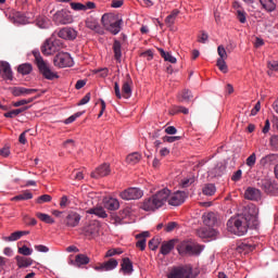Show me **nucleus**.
Listing matches in <instances>:
<instances>
[{
    "mask_svg": "<svg viewBox=\"0 0 278 278\" xmlns=\"http://www.w3.org/2000/svg\"><path fill=\"white\" fill-rule=\"evenodd\" d=\"M257 226L258 220L254 214L233 216L226 223L228 231L238 237L245 236L248 229L256 228Z\"/></svg>",
    "mask_w": 278,
    "mask_h": 278,
    "instance_id": "1",
    "label": "nucleus"
},
{
    "mask_svg": "<svg viewBox=\"0 0 278 278\" xmlns=\"http://www.w3.org/2000/svg\"><path fill=\"white\" fill-rule=\"evenodd\" d=\"M169 198V189H162L156 192V194H153L149 199L144 200L142 202V211L147 212H154L159 210L160 207H163L165 205V202L168 203Z\"/></svg>",
    "mask_w": 278,
    "mask_h": 278,
    "instance_id": "2",
    "label": "nucleus"
},
{
    "mask_svg": "<svg viewBox=\"0 0 278 278\" xmlns=\"http://www.w3.org/2000/svg\"><path fill=\"white\" fill-rule=\"evenodd\" d=\"M33 56H35V64L37 65L38 73L42 75L45 79L53 81V79L60 78L58 73L53 72L48 62L40 56V52L33 51Z\"/></svg>",
    "mask_w": 278,
    "mask_h": 278,
    "instance_id": "3",
    "label": "nucleus"
},
{
    "mask_svg": "<svg viewBox=\"0 0 278 278\" xmlns=\"http://www.w3.org/2000/svg\"><path fill=\"white\" fill-rule=\"evenodd\" d=\"M101 23L103 24L104 29L116 36L121 33L122 29V20H118L115 15L109 13L101 17Z\"/></svg>",
    "mask_w": 278,
    "mask_h": 278,
    "instance_id": "4",
    "label": "nucleus"
},
{
    "mask_svg": "<svg viewBox=\"0 0 278 278\" xmlns=\"http://www.w3.org/2000/svg\"><path fill=\"white\" fill-rule=\"evenodd\" d=\"M63 48V41L56 38L55 35H52V37L48 38V40L45 41V45L40 47V52H42V54L46 56H50L53 55V53L59 52Z\"/></svg>",
    "mask_w": 278,
    "mask_h": 278,
    "instance_id": "5",
    "label": "nucleus"
},
{
    "mask_svg": "<svg viewBox=\"0 0 278 278\" xmlns=\"http://www.w3.org/2000/svg\"><path fill=\"white\" fill-rule=\"evenodd\" d=\"M177 251L179 255H200L203 251V247L193 241H182L178 243Z\"/></svg>",
    "mask_w": 278,
    "mask_h": 278,
    "instance_id": "6",
    "label": "nucleus"
},
{
    "mask_svg": "<svg viewBox=\"0 0 278 278\" xmlns=\"http://www.w3.org/2000/svg\"><path fill=\"white\" fill-rule=\"evenodd\" d=\"M134 81L127 75L126 81L122 84V91H121V85L118 83H114V96H116V99H130L131 98V85Z\"/></svg>",
    "mask_w": 278,
    "mask_h": 278,
    "instance_id": "7",
    "label": "nucleus"
},
{
    "mask_svg": "<svg viewBox=\"0 0 278 278\" xmlns=\"http://www.w3.org/2000/svg\"><path fill=\"white\" fill-rule=\"evenodd\" d=\"M52 21L55 25H68L73 23V15L66 9H61L53 13Z\"/></svg>",
    "mask_w": 278,
    "mask_h": 278,
    "instance_id": "8",
    "label": "nucleus"
},
{
    "mask_svg": "<svg viewBox=\"0 0 278 278\" xmlns=\"http://www.w3.org/2000/svg\"><path fill=\"white\" fill-rule=\"evenodd\" d=\"M53 66L58 68H67L73 66V58L66 52H60L53 58Z\"/></svg>",
    "mask_w": 278,
    "mask_h": 278,
    "instance_id": "9",
    "label": "nucleus"
},
{
    "mask_svg": "<svg viewBox=\"0 0 278 278\" xmlns=\"http://www.w3.org/2000/svg\"><path fill=\"white\" fill-rule=\"evenodd\" d=\"M167 278H195L194 274H192V267H175L167 274Z\"/></svg>",
    "mask_w": 278,
    "mask_h": 278,
    "instance_id": "10",
    "label": "nucleus"
},
{
    "mask_svg": "<svg viewBox=\"0 0 278 278\" xmlns=\"http://www.w3.org/2000/svg\"><path fill=\"white\" fill-rule=\"evenodd\" d=\"M119 198L124 201H136L142 198V191L136 187L127 188L119 193Z\"/></svg>",
    "mask_w": 278,
    "mask_h": 278,
    "instance_id": "11",
    "label": "nucleus"
},
{
    "mask_svg": "<svg viewBox=\"0 0 278 278\" xmlns=\"http://www.w3.org/2000/svg\"><path fill=\"white\" fill-rule=\"evenodd\" d=\"M187 198H188V194L185 191H177L175 193H172V191H169V197L167 200L169 205L179 206V205H182V203H185Z\"/></svg>",
    "mask_w": 278,
    "mask_h": 278,
    "instance_id": "12",
    "label": "nucleus"
},
{
    "mask_svg": "<svg viewBox=\"0 0 278 278\" xmlns=\"http://www.w3.org/2000/svg\"><path fill=\"white\" fill-rule=\"evenodd\" d=\"M216 52L218 53V60H216V67H218V70L223 73V74H227L228 73V66L226 65V50L224 46H218V48L216 49Z\"/></svg>",
    "mask_w": 278,
    "mask_h": 278,
    "instance_id": "13",
    "label": "nucleus"
},
{
    "mask_svg": "<svg viewBox=\"0 0 278 278\" xmlns=\"http://www.w3.org/2000/svg\"><path fill=\"white\" fill-rule=\"evenodd\" d=\"M118 267V261L115 258H111L106 262L99 263L98 266L93 267V269L98 273H105L116 269Z\"/></svg>",
    "mask_w": 278,
    "mask_h": 278,
    "instance_id": "14",
    "label": "nucleus"
},
{
    "mask_svg": "<svg viewBox=\"0 0 278 278\" xmlns=\"http://www.w3.org/2000/svg\"><path fill=\"white\" fill-rule=\"evenodd\" d=\"M76 35V30L71 27H63L58 31V38H61L63 40H75Z\"/></svg>",
    "mask_w": 278,
    "mask_h": 278,
    "instance_id": "15",
    "label": "nucleus"
},
{
    "mask_svg": "<svg viewBox=\"0 0 278 278\" xmlns=\"http://www.w3.org/2000/svg\"><path fill=\"white\" fill-rule=\"evenodd\" d=\"M64 223L68 228H75L80 223V215L76 212H68Z\"/></svg>",
    "mask_w": 278,
    "mask_h": 278,
    "instance_id": "16",
    "label": "nucleus"
},
{
    "mask_svg": "<svg viewBox=\"0 0 278 278\" xmlns=\"http://www.w3.org/2000/svg\"><path fill=\"white\" fill-rule=\"evenodd\" d=\"M111 174V167L109 164L99 165L96 172L91 173V178L99 179L106 177Z\"/></svg>",
    "mask_w": 278,
    "mask_h": 278,
    "instance_id": "17",
    "label": "nucleus"
},
{
    "mask_svg": "<svg viewBox=\"0 0 278 278\" xmlns=\"http://www.w3.org/2000/svg\"><path fill=\"white\" fill-rule=\"evenodd\" d=\"M83 233L84 237L88 238L89 240L93 239L99 235L98 224H89L88 226L84 227Z\"/></svg>",
    "mask_w": 278,
    "mask_h": 278,
    "instance_id": "18",
    "label": "nucleus"
},
{
    "mask_svg": "<svg viewBox=\"0 0 278 278\" xmlns=\"http://www.w3.org/2000/svg\"><path fill=\"white\" fill-rule=\"evenodd\" d=\"M258 188H261V190L264 191V193L266 194H273L274 191L276 190V187L274 186L271 180H269L268 178H264L260 180Z\"/></svg>",
    "mask_w": 278,
    "mask_h": 278,
    "instance_id": "19",
    "label": "nucleus"
},
{
    "mask_svg": "<svg viewBox=\"0 0 278 278\" xmlns=\"http://www.w3.org/2000/svg\"><path fill=\"white\" fill-rule=\"evenodd\" d=\"M0 77L5 80H12V70L9 62L0 61Z\"/></svg>",
    "mask_w": 278,
    "mask_h": 278,
    "instance_id": "20",
    "label": "nucleus"
},
{
    "mask_svg": "<svg viewBox=\"0 0 278 278\" xmlns=\"http://www.w3.org/2000/svg\"><path fill=\"white\" fill-rule=\"evenodd\" d=\"M37 89H27L24 87H14L12 88V96L14 97H25V96H31L37 92Z\"/></svg>",
    "mask_w": 278,
    "mask_h": 278,
    "instance_id": "21",
    "label": "nucleus"
},
{
    "mask_svg": "<svg viewBox=\"0 0 278 278\" xmlns=\"http://www.w3.org/2000/svg\"><path fill=\"white\" fill-rule=\"evenodd\" d=\"M151 233L149 231H142L141 233L135 236V239H137L136 247L139 248V250L144 251L147 248V238H149Z\"/></svg>",
    "mask_w": 278,
    "mask_h": 278,
    "instance_id": "22",
    "label": "nucleus"
},
{
    "mask_svg": "<svg viewBox=\"0 0 278 278\" xmlns=\"http://www.w3.org/2000/svg\"><path fill=\"white\" fill-rule=\"evenodd\" d=\"M203 224L207 227H215L216 225V213L214 212H208L203 214L202 216Z\"/></svg>",
    "mask_w": 278,
    "mask_h": 278,
    "instance_id": "23",
    "label": "nucleus"
},
{
    "mask_svg": "<svg viewBox=\"0 0 278 278\" xmlns=\"http://www.w3.org/2000/svg\"><path fill=\"white\" fill-rule=\"evenodd\" d=\"M245 199L249 201H257L261 199V190L252 187L247 188Z\"/></svg>",
    "mask_w": 278,
    "mask_h": 278,
    "instance_id": "24",
    "label": "nucleus"
},
{
    "mask_svg": "<svg viewBox=\"0 0 278 278\" xmlns=\"http://www.w3.org/2000/svg\"><path fill=\"white\" fill-rule=\"evenodd\" d=\"M112 52H114V60L118 63L122 62V45L121 41L114 40L112 45Z\"/></svg>",
    "mask_w": 278,
    "mask_h": 278,
    "instance_id": "25",
    "label": "nucleus"
},
{
    "mask_svg": "<svg viewBox=\"0 0 278 278\" xmlns=\"http://www.w3.org/2000/svg\"><path fill=\"white\" fill-rule=\"evenodd\" d=\"M174 248H175V240L163 242L162 247L160 248V253H162L163 256L169 255V253H172Z\"/></svg>",
    "mask_w": 278,
    "mask_h": 278,
    "instance_id": "26",
    "label": "nucleus"
},
{
    "mask_svg": "<svg viewBox=\"0 0 278 278\" xmlns=\"http://www.w3.org/2000/svg\"><path fill=\"white\" fill-rule=\"evenodd\" d=\"M87 213L89 215L98 216L99 218H106V216H108L105 208H103V206L91 207L87 211Z\"/></svg>",
    "mask_w": 278,
    "mask_h": 278,
    "instance_id": "27",
    "label": "nucleus"
},
{
    "mask_svg": "<svg viewBox=\"0 0 278 278\" xmlns=\"http://www.w3.org/2000/svg\"><path fill=\"white\" fill-rule=\"evenodd\" d=\"M17 268H28L33 264V260L24 256H15Z\"/></svg>",
    "mask_w": 278,
    "mask_h": 278,
    "instance_id": "28",
    "label": "nucleus"
},
{
    "mask_svg": "<svg viewBox=\"0 0 278 278\" xmlns=\"http://www.w3.org/2000/svg\"><path fill=\"white\" fill-rule=\"evenodd\" d=\"M192 99V93L188 89L178 92L177 100L179 103H188Z\"/></svg>",
    "mask_w": 278,
    "mask_h": 278,
    "instance_id": "29",
    "label": "nucleus"
},
{
    "mask_svg": "<svg viewBox=\"0 0 278 278\" xmlns=\"http://www.w3.org/2000/svg\"><path fill=\"white\" fill-rule=\"evenodd\" d=\"M121 207V203L116 199H109L104 201V208L109 211H117Z\"/></svg>",
    "mask_w": 278,
    "mask_h": 278,
    "instance_id": "30",
    "label": "nucleus"
},
{
    "mask_svg": "<svg viewBox=\"0 0 278 278\" xmlns=\"http://www.w3.org/2000/svg\"><path fill=\"white\" fill-rule=\"evenodd\" d=\"M180 11L179 9H174L167 17H165V25L167 27H172L175 24V21L177 20V16H179Z\"/></svg>",
    "mask_w": 278,
    "mask_h": 278,
    "instance_id": "31",
    "label": "nucleus"
},
{
    "mask_svg": "<svg viewBox=\"0 0 278 278\" xmlns=\"http://www.w3.org/2000/svg\"><path fill=\"white\" fill-rule=\"evenodd\" d=\"M121 266H122L121 270L124 271V274L129 275L134 273V265L131 264V261H129V258L127 257L123 258Z\"/></svg>",
    "mask_w": 278,
    "mask_h": 278,
    "instance_id": "32",
    "label": "nucleus"
},
{
    "mask_svg": "<svg viewBox=\"0 0 278 278\" xmlns=\"http://www.w3.org/2000/svg\"><path fill=\"white\" fill-rule=\"evenodd\" d=\"M157 52L160 53V56H162L163 61L172 64L177 63V59L173 56L172 53L164 51V49L157 48Z\"/></svg>",
    "mask_w": 278,
    "mask_h": 278,
    "instance_id": "33",
    "label": "nucleus"
},
{
    "mask_svg": "<svg viewBox=\"0 0 278 278\" xmlns=\"http://www.w3.org/2000/svg\"><path fill=\"white\" fill-rule=\"evenodd\" d=\"M261 2L262 9H264L266 12H274L276 11V3L274 0H258Z\"/></svg>",
    "mask_w": 278,
    "mask_h": 278,
    "instance_id": "34",
    "label": "nucleus"
},
{
    "mask_svg": "<svg viewBox=\"0 0 278 278\" xmlns=\"http://www.w3.org/2000/svg\"><path fill=\"white\" fill-rule=\"evenodd\" d=\"M33 199V193L29 190H24L22 191V193L15 195L14 198H12V201H29Z\"/></svg>",
    "mask_w": 278,
    "mask_h": 278,
    "instance_id": "35",
    "label": "nucleus"
},
{
    "mask_svg": "<svg viewBox=\"0 0 278 278\" xmlns=\"http://www.w3.org/2000/svg\"><path fill=\"white\" fill-rule=\"evenodd\" d=\"M75 264L78 267L84 266V265H88V264H90V257H88L85 254H78V255L75 256Z\"/></svg>",
    "mask_w": 278,
    "mask_h": 278,
    "instance_id": "36",
    "label": "nucleus"
},
{
    "mask_svg": "<svg viewBox=\"0 0 278 278\" xmlns=\"http://www.w3.org/2000/svg\"><path fill=\"white\" fill-rule=\"evenodd\" d=\"M198 236L202 239H207L210 237H215L216 236V230L215 229H205L202 228L200 230H198Z\"/></svg>",
    "mask_w": 278,
    "mask_h": 278,
    "instance_id": "37",
    "label": "nucleus"
},
{
    "mask_svg": "<svg viewBox=\"0 0 278 278\" xmlns=\"http://www.w3.org/2000/svg\"><path fill=\"white\" fill-rule=\"evenodd\" d=\"M29 108L28 106H23L21 109H15V110H12V111H9L8 113H4V117L7 118H14L16 117L17 115L24 113L25 111H27Z\"/></svg>",
    "mask_w": 278,
    "mask_h": 278,
    "instance_id": "38",
    "label": "nucleus"
},
{
    "mask_svg": "<svg viewBox=\"0 0 278 278\" xmlns=\"http://www.w3.org/2000/svg\"><path fill=\"white\" fill-rule=\"evenodd\" d=\"M86 27L88 29H91L92 31H96V33L101 31V26H99V23L96 20L88 18L86 21Z\"/></svg>",
    "mask_w": 278,
    "mask_h": 278,
    "instance_id": "39",
    "label": "nucleus"
},
{
    "mask_svg": "<svg viewBox=\"0 0 278 278\" xmlns=\"http://www.w3.org/2000/svg\"><path fill=\"white\" fill-rule=\"evenodd\" d=\"M140 161H141V154H139L137 152H134V153L127 155V157H126V163L131 164V165H136Z\"/></svg>",
    "mask_w": 278,
    "mask_h": 278,
    "instance_id": "40",
    "label": "nucleus"
},
{
    "mask_svg": "<svg viewBox=\"0 0 278 278\" xmlns=\"http://www.w3.org/2000/svg\"><path fill=\"white\" fill-rule=\"evenodd\" d=\"M215 192H216L215 185L207 184V185L203 186L202 193L205 197H213V194H215Z\"/></svg>",
    "mask_w": 278,
    "mask_h": 278,
    "instance_id": "41",
    "label": "nucleus"
},
{
    "mask_svg": "<svg viewBox=\"0 0 278 278\" xmlns=\"http://www.w3.org/2000/svg\"><path fill=\"white\" fill-rule=\"evenodd\" d=\"M35 215L42 223H46V224H49V225H52L54 223L52 216H50V215H48L46 213L37 212Z\"/></svg>",
    "mask_w": 278,
    "mask_h": 278,
    "instance_id": "42",
    "label": "nucleus"
},
{
    "mask_svg": "<svg viewBox=\"0 0 278 278\" xmlns=\"http://www.w3.org/2000/svg\"><path fill=\"white\" fill-rule=\"evenodd\" d=\"M36 23L37 27L40 29H47L49 26V21L47 16H38Z\"/></svg>",
    "mask_w": 278,
    "mask_h": 278,
    "instance_id": "43",
    "label": "nucleus"
},
{
    "mask_svg": "<svg viewBox=\"0 0 278 278\" xmlns=\"http://www.w3.org/2000/svg\"><path fill=\"white\" fill-rule=\"evenodd\" d=\"M31 64L29 63H25L20 65V67H17V73L22 74V75H29L31 74Z\"/></svg>",
    "mask_w": 278,
    "mask_h": 278,
    "instance_id": "44",
    "label": "nucleus"
},
{
    "mask_svg": "<svg viewBox=\"0 0 278 278\" xmlns=\"http://www.w3.org/2000/svg\"><path fill=\"white\" fill-rule=\"evenodd\" d=\"M24 236V231H15L12 232L9 237H4V241L7 242H12V241H17Z\"/></svg>",
    "mask_w": 278,
    "mask_h": 278,
    "instance_id": "45",
    "label": "nucleus"
},
{
    "mask_svg": "<svg viewBox=\"0 0 278 278\" xmlns=\"http://www.w3.org/2000/svg\"><path fill=\"white\" fill-rule=\"evenodd\" d=\"M253 250H254V247L251 244H247L245 242H242L241 244L238 245L239 252L249 253V252H253Z\"/></svg>",
    "mask_w": 278,
    "mask_h": 278,
    "instance_id": "46",
    "label": "nucleus"
},
{
    "mask_svg": "<svg viewBox=\"0 0 278 278\" xmlns=\"http://www.w3.org/2000/svg\"><path fill=\"white\" fill-rule=\"evenodd\" d=\"M225 172V167L223 166H217L213 169H211V172H208V174L213 177H220L223 176V173Z\"/></svg>",
    "mask_w": 278,
    "mask_h": 278,
    "instance_id": "47",
    "label": "nucleus"
},
{
    "mask_svg": "<svg viewBox=\"0 0 278 278\" xmlns=\"http://www.w3.org/2000/svg\"><path fill=\"white\" fill-rule=\"evenodd\" d=\"M274 160H276L275 154L266 155V156L261 159V165L266 166V164H269V163L274 162Z\"/></svg>",
    "mask_w": 278,
    "mask_h": 278,
    "instance_id": "48",
    "label": "nucleus"
},
{
    "mask_svg": "<svg viewBox=\"0 0 278 278\" xmlns=\"http://www.w3.org/2000/svg\"><path fill=\"white\" fill-rule=\"evenodd\" d=\"M255 163L256 154L252 153L249 157H247L245 165L249 166V168H253Z\"/></svg>",
    "mask_w": 278,
    "mask_h": 278,
    "instance_id": "49",
    "label": "nucleus"
},
{
    "mask_svg": "<svg viewBox=\"0 0 278 278\" xmlns=\"http://www.w3.org/2000/svg\"><path fill=\"white\" fill-rule=\"evenodd\" d=\"M52 201V197L49 194H42L37 198V204H43Z\"/></svg>",
    "mask_w": 278,
    "mask_h": 278,
    "instance_id": "50",
    "label": "nucleus"
},
{
    "mask_svg": "<svg viewBox=\"0 0 278 278\" xmlns=\"http://www.w3.org/2000/svg\"><path fill=\"white\" fill-rule=\"evenodd\" d=\"M17 253L24 255V256H29L33 254V250L29 249L28 247L24 245L17 249Z\"/></svg>",
    "mask_w": 278,
    "mask_h": 278,
    "instance_id": "51",
    "label": "nucleus"
},
{
    "mask_svg": "<svg viewBox=\"0 0 278 278\" xmlns=\"http://www.w3.org/2000/svg\"><path fill=\"white\" fill-rule=\"evenodd\" d=\"M83 116V113L78 112L73 115H71L67 119H65L63 123L65 125H71L72 123H75L76 118Z\"/></svg>",
    "mask_w": 278,
    "mask_h": 278,
    "instance_id": "52",
    "label": "nucleus"
},
{
    "mask_svg": "<svg viewBox=\"0 0 278 278\" xmlns=\"http://www.w3.org/2000/svg\"><path fill=\"white\" fill-rule=\"evenodd\" d=\"M71 9H73L74 11H87L88 10L84 7L83 3H79V2H71Z\"/></svg>",
    "mask_w": 278,
    "mask_h": 278,
    "instance_id": "53",
    "label": "nucleus"
},
{
    "mask_svg": "<svg viewBox=\"0 0 278 278\" xmlns=\"http://www.w3.org/2000/svg\"><path fill=\"white\" fill-rule=\"evenodd\" d=\"M159 244H160V239L152 238V240L149 241L150 251H156Z\"/></svg>",
    "mask_w": 278,
    "mask_h": 278,
    "instance_id": "54",
    "label": "nucleus"
},
{
    "mask_svg": "<svg viewBox=\"0 0 278 278\" xmlns=\"http://www.w3.org/2000/svg\"><path fill=\"white\" fill-rule=\"evenodd\" d=\"M180 140V136H164L163 142L173 143Z\"/></svg>",
    "mask_w": 278,
    "mask_h": 278,
    "instance_id": "55",
    "label": "nucleus"
},
{
    "mask_svg": "<svg viewBox=\"0 0 278 278\" xmlns=\"http://www.w3.org/2000/svg\"><path fill=\"white\" fill-rule=\"evenodd\" d=\"M121 254H122L121 249H111L106 251V254H104V257H113L115 255H121Z\"/></svg>",
    "mask_w": 278,
    "mask_h": 278,
    "instance_id": "56",
    "label": "nucleus"
},
{
    "mask_svg": "<svg viewBox=\"0 0 278 278\" xmlns=\"http://www.w3.org/2000/svg\"><path fill=\"white\" fill-rule=\"evenodd\" d=\"M237 16H238L239 23L245 24V22H247V13H245V11L238 10Z\"/></svg>",
    "mask_w": 278,
    "mask_h": 278,
    "instance_id": "57",
    "label": "nucleus"
},
{
    "mask_svg": "<svg viewBox=\"0 0 278 278\" xmlns=\"http://www.w3.org/2000/svg\"><path fill=\"white\" fill-rule=\"evenodd\" d=\"M269 146L271 148H274V150H277V148H278V135L271 136V138H269Z\"/></svg>",
    "mask_w": 278,
    "mask_h": 278,
    "instance_id": "58",
    "label": "nucleus"
},
{
    "mask_svg": "<svg viewBox=\"0 0 278 278\" xmlns=\"http://www.w3.org/2000/svg\"><path fill=\"white\" fill-rule=\"evenodd\" d=\"M91 94L90 92L86 93L83 99L78 102V105H86L90 102Z\"/></svg>",
    "mask_w": 278,
    "mask_h": 278,
    "instance_id": "59",
    "label": "nucleus"
},
{
    "mask_svg": "<svg viewBox=\"0 0 278 278\" xmlns=\"http://www.w3.org/2000/svg\"><path fill=\"white\" fill-rule=\"evenodd\" d=\"M173 110H174L175 114H177V113H182L185 115L188 114V109L185 106H174Z\"/></svg>",
    "mask_w": 278,
    "mask_h": 278,
    "instance_id": "60",
    "label": "nucleus"
},
{
    "mask_svg": "<svg viewBox=\"0 0 278 278\" xmlns=\"http://www.w3.org/2000/svg\"><path fill=\"white\" fill-rule=\"evenodd\" d=\"M241 175H242V172L241 169H238V172L233 173V175H231V181H240L241 180Z\"/></svg>",
    "mask_w": 278,
    "mask_h": 278,
    "instance_id": "61",
    "label": "nucleus"
},
{
    "mask_svg": "<svg viewBox=\"0 0 278 278\" xmlns=\"http://www.w3.org/2000/svg\"><path fill=\"white\" fill-rule=\"evenodd\" d=\"M267 68L270 71L277 72L278 71V61L267 62Z\"/></svg>",
    "mask_w": 278,
    "mask_h": 278,
    "instance_id": "62",
    "label": "nucleus"
},
{
    "mask_svg": "<svg viewBox=\"0 0 278 278\" xmlns=\"http://www.w3.org/2000/svg\"><path fill=\"white\" fill-rule=\"evenodd\" d=\"M9 155H10V148L9 147L0 148V156L9 157Z\"/></svg>",
    "mask_w": 278,
    "mask_h": 278,
    "instance_id": "63",
    "label": "nucleus"
},
{
    "mask_svg": "<svg viewBox=\"0 0 278 278\" xmlns=\"http://www.w3.org/2000/svg\"><path fill=\"white\" fill-rule=\"evenodd\" d=\"M141 58H147V61H152L153 53L151 50H147L141 53Z\"/></svg>",
    "mask_w": 278,
    "mask_h": 278,
    "instance_id": "64",
    "label": "nucleus"
}]
</instances>
